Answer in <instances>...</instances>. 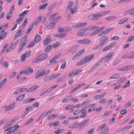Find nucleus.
<instances>
[{"label": "nucleus", "mask_w": 134, "mask_h": 134, "mask_svg": "<svg viewBox=\"0 0 134 134\" xmlns=\"http://www.w3.org/2000/svg\"><path fill=\"white\" fill-rule=\"evenodd\" d=\"M42 19V17L41 16L39 17L38 18L36 19V21L37 23V24H38V23H40L41 20Z\"/></svg>", "instance_id": "40"}, {"label": "nucleus", "mask_w": 134, "mask_h": 134, "mask_svg": "<svg viewBox=\"0 0 134 134\" xmlns=\"http://www.w3.org/2000/svg\"><path fill=\"white\" fill-rule=\"evenodd\" d=\"M45 74V71L44 70L38 71L36 73V75H43Z\"/></svg>", "instance_id": "15"}, {"label": "nucleus", "mask_w": 134, "mask_h": 134, "mask_svg": "<svg viewBox=\"0 0 134 134\" xmlns=\"http://www.w3.org/2000/svg\"><path fill=\"white\" fill-rule=\"evenodd\" d=\"M51 39L47 38L46 40H45L44 41L43 43L44 46H46L47 44H49L51 42Z\"/></svg>", "instance_id": "18"}, {"label": "nucleus", "mask_w": 134, "mask_h": 134, "mask_svg": "<svg viewBox=\"0 0 134 134\" xmlns=\"http://www.w3.org/2000/svg\"><path fill=\"white\" fill-rule=\"evenodd\" d=\"M72 28L71 27H65V30L66 31H69L71 30Z\"/></svg>", "instance_id": "59"}, {"label": "nucleus", "mask_w": 134, "mask_h": 134, "mask_svg": "<svg viewBox=\"0 0 134 134\" xmlns=\"http://www.w3.org/2000/svg\"><path fill=\"white\" fill-rule=\"evenodd\" d=\"M53 109H52L50 110L47 111L44 113L45 116H46L49 114L51 113L53 111Z\"/></svg>", "instance_id": "37"}, {"label": "nucleus", "mask_w": 134, "mask_h": 134, "mask_svg": "<svg viewBox=\"0 0 134 134\" xmlns=\"http://www.w3.org/2000/svg\"><path fill=\"white\" fill-rule=\"evenodd\" d=\"M127 112V110L125 109H124L121 110L120 112V114L122 115H124Z\"/></svg>", "instance_id": "46"}, {"label": "nucleus", "mask_w": 134, "mask_h": 134, "mask_svg": "<svg viewBox=\"0 0 134 134\" xmlns=\"http://www.w3.org/2000/svg\"><path fill=\"white\" fill-rule=\"evenodd\" d=\"M15 105V103H12L9 105L5 109V111H8L13 108Z\"/></svg>", "instance_id": "10"}, {"label": "nucleus", "mask_w": 134, "mask_h": 134, "mask_svg": "<svg viewBox=\"0 0 134 134\" xmlns=\"http://www.w3.org/2000/svg\"><path fill=\"white\" fill-rule=\"evenodd\" d=\"M27 22V19L26 18L24 21L23 23L22 24L20 28V29L21 30L24 29L25 26L26 25Z\"/></svg>", "instance_id": "14"}, {"label": "nucleus", "mask_w": 134, "mask_h": 134, "mask_svg": "<svg viewBox=\"0 0 134 134\" xmlns=\"http://www.w3.org/2000/svg\"><path fill=\"white\" fill-rule=\"evenodd\" d=\"M125 77H123L122 78L119 79L118 80V82L119 83H121L122 82L124 81L125 80Z\"/></svg>", "instance_id": "50"}, {"label": "nucleus", "mask_w": 134, "mask_h": 134, "mask_svg": "<svg viewBox=\"0 0 134 134\" xmlns=\"http://www.w3.org/2000/svg\"><path fill=\"white\" fill-rule=\"evenodd\" d=\"M44 112L38 118L39 119H41L44 118L45 116V115Z\"/></svg>", "instance_id": "63"}, {"label": "nucleus", "mask_w": 134, "mask_h": 134, "mask_svg": "<svg viewBox=\"0 0 134 134\" xmlns=\"http://www.w3.org/2000/svg\"><path fill=\"white\" fill-rule=\"evenodd\" d=\"M21 32V30H20L19 31H17L15 34V36L18 37L20 36Z\"/></svg>", "instance_id": "45"}, {"label": "nucleus", "mask_w": 134, "mask_h": 134, "mask_svg": "<svg viewBox=\"0 0 134 134\" xmlns=\"http://www.w3.org/2000/svg\"><path fill=\"white\" fill-rule=\"evenodd\" d=\"M10 129L6 134H10L15 131L13 127H11V128Z\"/></svg>", "instance_id": "33"}, {"label": "nucleus", "mask_w": 134, "mask_h": 134, "mask_svg": "<svg viewBox=\"0 0 134 134\" xmlns=\"http://www.w3.org/2000/svg\"><path fill=\"white\" fill-rule=\"evenodd\" d=\"M125 19H123L121 20H120L119 21L118 24H122L124 23L126 21H127V20H125Z\"/></svg>", "instance_id": "36"}, {"label": "nucleus", "mask_w": 134, "mask_h": 134, "mask_svg": "<svg viewBox=\"0 0 134 134\" xmlns=\"http://www.w3.org/2000/svg\"><path fill=\"white\" fill-rule=\"evenodd\" d=\"M130 84V81H128L127 83H125L124 86L123 87V88H126L128 86H129Z\"/></svg>", "instance_id": "60"}, {"label": "nucleus", "mask_w": 134, "mask_h": 134, "mask_svg": "<svg viewBox=\"0 0 134 134\" xmlns=\"http://www.w3.org/2000/svg\"><path fill=\"white\" fill-rule=\"evenodd\" d=\"M26 56L25 54H23L21 57L20 59L21 62H24L26 59Z\"/></svg>", "instance_id": "25"}, {"label": "nucleus", "mask_w": 134, "mask_h": 134, "mask_svg": "<svg viewBox=\"0 0 134 134\" xmlns=\"http://www.w3.org/2000/svg\"><path fill=\"white\" fill-rule=\"evenodd\" d=\"M113 53L112 52L108 54L104 58L105 59L104 62H109L113 57Z\"/></svg>", "instance_id": "4"}, {"label": "nucleus", "mask_w": 134, "mask_h": 134, "mask_svg": "<svg viewBox=\"0 0 134 134\" xmlns=\"http://www.w3.org/2000/svg\"><path fill=\"white\" fill-rule=\"evenodd\" d=\"M18 90H19V93H20L27 90V88H23L18 89Z\"/></svg>", "instance_id": "32"}, {"label": "nucleus", "mask_w": 134, "mask_h": 134, "mask_svg": "<svg viewBox=\"0 0 134 134\" xmlns=\"http://www.w3.org/2000/svg\"><path fill=\"white\" fill-rule=\"evenodd\" d=\"M13 43H12L11 44V46H10L9 48V47H8V48L7 49V50L6 51V52L7 53L9 51H10V49H11L13 47Z\"/></svg>", "instance_id": "48"}, {"label": "nucleus", "mask_w": 134, "mask_h": 134, "mask_svg": "<svg viewBox=\"0 0 134 134\" xmlns=\"http://www.w3.org/2000/svg\"><path fill=\"white\" fill-rule=\"evenodd\" d=\"M85 49H83L81 50L80 51H79L77 54L79 55V56H81L82 54L84 52H85Z\"/></svg>", "instance_id": "44"}, {"label": "nucleus", "mask_w": 134, "mask_h": 134, "mask_svg": "<svg viewBox=\"0 0 134 134\" xmlns=\"http://www.w3.org/2000/svg\"><path fill=\"white\" fill-rule=\"evenodd\" d=\"M94 129H92L87 132L86 134H91L94 131Z\"/></svg>", "instance_id": "58"}, {"label": "nucleus", "mask_w": 134, "mask_h": 134, "mask_svg": "<svg viewBox=\"0 0 134 134\" xmlns=\"http://www.w3.org/2000/svg\"><path fill=\"white\" fill-rule=\"evenodd\" d=\"M61 18V16H59L55 18L53 20V22H54L55 23L57 22L60 20Z\"/></svg>", "instance_id": "35"}, {"label": "nucleus", "mask_w": 134, "mask_h": 134, "mask_svg": "<svg viewBox=\"0 0 134 134\" xmlns=\"http://www.w3.org/2000/svg\"><path fill=\"white\" fill-rule=\"evenodd\" d=\"M48 54L47 53L41 55L32 61V63H35L38 62L39 61L42 60L47 58L48 57Z\"/></svg>", "instance_id": "2"}, {"label": "nucleus", "mask_w": 134, "mask_h": 134, "mask_svg": "<svg viewBox=\"0 0 134 134\" xmlns=\"http://www.w3.org/2000/svg\"><path fill=\"white\" fill-rule=\"evenodd\" d=\"M39 87V86L38 85H36L32 86L30 88L27 90L26 92H30L34 91L37 89Z\"/></svg>", "instance_id": "5"}, {"label": "nucleus", "mask_w": 134, "mask_h": 134, "mask_svg": "<svg viewBox=\"0 0 134 134\" xmlns=\"http://www.w3.org/2000/svg\"><path fill=\"white\" fill-rule=\"evenodd\" d=\"M74 105H69L66 107L65 108V109L66 110L71 109H72L73 108H74Z\"/></svg>", "instance_id": "34"}, {"label": "nucleus", "mask_w": 134, "mask_h": 134, "mask_svg": "<svg viewBox=\"0 0 134 134\" xmlns=\"http://www.w3.org/2000/svg\"><path fill=\"white\" fill-rule=\"evenodd\" d=\"M89 27H90V28L89 29V30H93L97 29L99 28V26H90Z\"/></svg>", "instance_id": "27"}, {"label": "nucleus", "mask_w": 134, "mask_h": 134, "mask_svg": "<svg viewBox=\"0 0 134 134\" xmlns=\"http://www.w3.org/2000/svg\"><path fill=\"white\" fill-rule=\"evenodd\" d=\"M8 45V44L7 43L5 44L4 46L3 47L2 51V52H4L5 50H6L7 48V47Z\"/></svg>", "instance_id": "47"}, {"label": "nucleus", "mask_w": 134, "mask_h": 134, "mask_svg": "<svg viewBox=\"0 0 134 134\" xmlns=\"http://www.w3.org/2000/svg\"><path fill=\"white\" fill-rule=\"evenodd\" d=\"M23 16L21 17L20 18L17 19L16 21V23L18 24H19L20 22L21 21L23 20Z\"/></svg>", "instance_id": "43"}, {"label": "nucleus", "mask_w": 134, "mask_h": 134, "mask_svg": "<svg viewBox=\"0 0 134 134\" xmlns=\"http://www.w3.org/2000/svg\"><path fill=\"white\" fill-rule=\"evenodd\" d=\"M2 65L3 66L7 68L9 66V64L7 61H5L2 63Z\"/></svg>", "instance_id": "41"}, {"label": "nucleus", "mask_w": 134, "mask_h": 134, "mask_svg": "<svg viewBox=\"0 0 134 134\" xmlns=\"http://www.w3.org/2000/svg\"><path fill=\"white\" fill-rule=\"evenodd\" d=\"M57 77V76H49L45 78L44 80V81H48L51 79L55 78Z\"/></svg>", "instance_id": "12"}, {"label": "nucleus", "mask_w": 134, "mask_h": 134, "mask_svg": "<svg viewBox=\"0 0 134 134\" xmlns=\"http://www.w3.org/2000/svg\"><path fill=\"white\" fill-rule=\"evenodd\" d=\"M134 39V35L128 38V40L127 41V42H129Z\"/></svg>", "instance_id": "57"}, {"label": "nucleus", "mask_w": 134, "mask_h": 134, "mask_svg": "<svg viewBox=\"0 0 134 134\" xmlns=\"http://www.w3.org/2000/svg\"><path fill=\"white\" fill-rule=\"evenodd\" d=\"M87 23H80L78 24L79 28H81L82 27H84L85 25H86Z\"/></svg>", "instance_id": "28"}, {"label": "nucleus", "mask_w": 134, "mask_h": 134, "mask_svg": "<svg viewBox=\"0 0 134 134\" xmlns=\"http://www.w3.org/2000/svg\"><path fill=\"white\" fill-rule=\"evenodd\" d=\"M89 120V119H87L85 121H83L81 124H80L79 125H80V128L82 129L85 126V125L87 124L88 121Z\"/></svg>", "instance_id": "7"}, {"label": "nucleus", "mask_w": 134, "mask_h": 134, "mask_svg": "<svg viewBox=\"0 0 134 134\" xmlns=\"http://www.w3.org/2000/svg\"><path fill=\"white\" fill-rule=\"evenodd\" d=\"M75 49V47H73L70 48V49L68 50V52H71L74 51Z\"/></svg>", "instance_id": "51"}, {"label": "nucleus", "mask_w": 134, "mask_h": 134, "mask_svg": "<svg viewBox=\"0 0 134 134\" xmlns=\"http://www.w3.org/2000/svg\"><path fill=\"white\" fill-rule=\"evenodd\" d=\"M107 126V124H104L103 125H100L99 127L97 129L98 131H100L103 129L105 127Z\"/></svg>", "instance_id": "24"}, {"label": "nucleus", "mask_w": 134, "mask_h": 134, "mask_svg": "<svg viewBox=\"0 0 134 134\" xmlns=\"http://www.w3.org/2000/svg\"><path fill=\"white\" fill-rule=\"evenodd\" d=\"M132 126L131 125H130L129 126H127L125 127H124L122 128L121 129V130L122 131H124L128 129H129V128L131 127Z\"/></svg>", "instance_id": "38"}, {"label": "nucleus", "mask_w": 134, "mask_h": 134, "mask_svg": "<svg viewBox=\"0 0 134 134\" xmlns=\"http://www.w3.org/2000/svg\"><path fill=\"white\" fill-rule=\"evenodd\" d=\"M81 72V71H79L78 70H75L72 72V73L73 75H77L79 74Z\"/></svg>", "instance_id": "23"}, {"label": "nucleus", "mask_w": 134, "mask_h": 134, "mask_svg": "<svg viewBox=\"0 0 134 134\" xmlns=\"http://www.w3.org/2000/svg\"><path fill=\"white\" fill-rule=\"evenodd\" d=\"M47 3H46L40 6L39 7V10H41L42 9H44L46 8V6L47 5Z\"/></svg>", "instance_id": "26"}, {"label": "nucleus", "mask_w": 134, "mask_h": 134, "mask_svg": "<svg viewBox=\"0 0 134 134\" xmlns=\"http://www.w3.org/2000/svg\"><path fill=\"white\" fill-rule=\"evenodd\" d=\"M25 46L22 45V44L20 46V47L19 48V50L18 51V52L20 53L22 49Z\"/></svg>", "instance_id": "62"}, {"label": "nucleus", "mask_w": 134, "mask_h": 134, "mask_svg": "<svg viewBox=\"0 0 134 134\" xmlns=\"http://www.w3.org/2000/svg\"><path fill=\"white\" fill-rule=\"evenodd\" d=\"M67 35V34L66 33H63L55 35L54 36L58 37L60 38H63L66 36Z\"/></svg>", "instance_id": "8"}, {"label": "nucleus", "mask_w": 134, "mask_h": 134, "mask_svg": "<svg viewBox=\"0 0 134 134\" xmlns=\"http://www.w3.org/2000/svg\"><path fill=\"white\" fill-rule=\"evenodd\" d=\"M25 94H22L18 96L17 97L16 100L21 101L22 100L25 98Z\"/></svg>", "instance_id": "16"}, {"label": "nucleus", "mask_w": 134, "mask_h": 134, "mask_svg": "<svg viewBox=\"0 0 134 134\" xmlns=\"http://www.w3.org/2000/svg\"><path fill=\"white\" fill-rule=\"evenodd\" d=\"M35 42L34 41H32L27 46V48H29L33 46L35 44Z\"/></svg>", "instance_id": "31"}, {"label": "nucleus", "mask_w": 134, "mask_h": 134, "mask_svg": "<svg viewBox=\"0 0 134 134\" xmlns=\"http://www.w3.org/2000/svg\"><path fill=\"white\" fill-rule=\"evenodd\" d=\"M53 46V45H51L49 46H48L46 47L45 51L46 52H48L51 50Z\"/></svg>", "instance_id": "20"}, {"label": "nucleus", "mask_w": 134, "mask_h": 134, "mask_svg": "<svg viewBox=\"0 0 134 134\" xmlns=\"http://www.w3.org/2000/svg\"><path fill=\"white\" fill-rule=\"evenodd\" d=\"M58 116L57 115L54 114L53 115H50L48 118H47L48 119H49L50 118L51 119H53L54 117L55 118L57 117Z\"/></svg>", "instance_id": "49"}, {"label": "nucleus", "mask_w": 134, "mask_h": 134, "mask_svg": "<svg viewBox=\"0 0 134 134\" xmlns=\"http://www.w3.org/2000/svg\"><path fill=\"white\" fill-rule=\"evenodd\" d=\"M94 57V55H90L87 56L85 57L79 62L77 63L76 65L77 66H79L88 63Z\"/></svg>", "instance_id": "1"}, {"label": "nucleus", "mask_w": 134, "mask_h": 134, "mask_svg": "<svg viewBox=\"0 0 134 134\" xmlns=\"http://www.w3.org/2000/svg\"><path fill=\"white\" fill-rule=\"evenodd\" d=\"M7 81V79L6 78L2 80L0 82V88H1L5 83Z\"/></svg>", "instance_id": "17"}, {"label": "nucleus", "mask_w": 134, "mask_h": 134, "mask_svg": "<svg viewBox=\"0 0 134 134\" xmlns=\"http://www.w3.org/2000/svg\"><path fill=\"white\" fill-rule=\"evenodd\" d=\"M116 18V17L114 16H111L105 19L109 21H112Z\"/></svg>", "instance_id": "19"}, {"label": "nucleus", "mask_w": 134, "mask_h": 134, "mask_svg": "<svg viewBox=\"0 0 134 134\" xmlns=\"http://www.w3.org/2000/svg\"><path fill=\"white\" fill-rule=\"evenodd\" d=\"M55 25V24L54 23H51L49 24V25L47 27V28L48 29H52L54 26Z\"/></svg>", "instance_id": "22"}, {"label": "nucleus", "mask_w": 134, "mask_h": 134, "mask_svg": "<svg viewBox=\"0 0 134 134\" xmlns=\"http://www.w3.org/2000/svg\"><path fill=\"white\" fill-rule=\"evenodd\" d=\"M90 27H88L87 28H86V29H84V28L83 29H81L80 30H81V31H82V32L83 33V34L84 33H85L86 31H89V29L90 28Z\"/></svg>", "instance_id": "56"}, {"label": "nucleus", "mask_w": 134, "mask_h": 134, "mask_svg": "<svg viewBox=\"0 0 134 134\" xmlns=\"http://www.w3.org/2000/svg\"><path fill=\"white\" fill-rule=\"evenodd\" d=\"M33 119L32 118H31L30 120H29L28 121H27L25 124V125H26L29 124L30 123L32 122V121L33 120Z\"/></svg>", "instance_id": "52"}, {"label": "nucleus", "mask_w": 134, "mask_h": 134, "mask_svg": "<svg viewBox=\"0 0 134 134\" xmlns=\"http://www.w3.org/2000/svg\"><path fill=\"white\" fill-rule=\"evenodd\" d=\"M33 71V70L31 69V68H26L21 71L19 74L21 75L23 74H25L27 75L32 72Z\"/></svg>", "instance_id": "3"}, {"label": "nucleus", "mask_w": 134, "mask_h": 134, "mask_svg": "<svg viewBox=\"0 0 134 134\" xmlns=\"http://www.w3.org/2000/svg\"><path fill=\"white\" fill-rule=\"evenodd\" d=\"M13 14L12 12L10 11L9 13H8L7 15L6 18L8 20H9L10 18L12 16Z\"/></svg>", "instance_id": "29"}, {"label": "nucleus", "mask_w": 134, "mask_h": 134, "mask_svg": "<svg viewBox=\"0 0 134 134\" xmlns=\"http://www.w3.org/2000/svg\"><path fill=\"white\" fill-rule=\"evenodd\" d=\"M44 112L38 118L39 119H41L44 118L45 116V115Z\"/></svg>", "instance_id": "64"}, {"label": "nucleus", "mask_w": 134, "mask_h": 134, "mask_svg": "<svg viewBox=\"0 0 134 134\" xmlns=\"http://www.w3.org/2000/svg\"><path fill=\"white\" fill-rule=\"evenodd\" d=\"M66 66V62H64L61 65V69H64Z\"/></svg>", "instance_id": "61"}, {"label": "nucleus", "mask_w": 134, "mask_h": 134, "mask_svg": "<svg viewBox=\"0 0 134 134\" xmlns=\"http://www.w3.org/2000/svg\"><path fill=\"white\" fill-rule=\"evenodd\" d=\"M41 39V36L38 34H37L35 38V42H39Z\"/></svg>", "instance_id": "11"}, {"label": "nucleus", "mask_w": 134, "mask_h": 134, "mask_svg": "<svg viewBox=\"0 0 134 134\" xmlns=\"http://www.w3.org/2000/svg\"><path fill=\"white\" fill-rule=\"evenodd\" d=\"M119 37L118 36H114L111 38V40H114L119 39Z\"/></svg>", "instance_id": "54"}, {"label": "nucleus", "mask_w": 134, "mask_h": 134, "mask_svg": "<svg viewBox=\"0 0 134 134\" xmlns=\"http://www.w3.org/2000/svg\"><path fill=\"white\" fill-rule=\"evenodd\" d=\"M108 39V37L106 36H104L102 37L100 40V42L104 45L107 41Z\"/></svg>", "instance_id": "6"}, {"label": "nucleus", "mask_w": 134, "mask_h": 134, "mask_svg": "<svg viewBox=\"0 0 134 134\" xmlns=\"http://www.w3.org/2000/svg\"><path fill=\"white\" fill-rule=\"evenodd\" d=\"M84 44H89L91 42V41L88 39H84Z\"/></svg>", "instance_id": "42"}, {"label": "nucleus", "mask_w": 134, "mask_h": 134, "mask_svg": "<svg viewBox=\"0 0 134 134\" xmlns=\"http://www.w3.org/2000/svg\"><path fill=\"white\" fill-rule=\"evenodd\" d=\"M60 45V43L59 42L56 41L53 44V47L55 49L58 48Z\"/></svg>", "instance_id": "13"}, {"label": "nucleus", "mask_w": 134, "mask_h": 134, "mask_svg": "<svg viewBox=\"0 0 134 134\" xmlns=\"http://www.w3.org/2000/svg\"><path fill=\"white\" fill-rule=\"evenodd\" d=\"M7 34V32H5L3 34L1 35L0 36V40H3L6 36Z\"/></svg>", "instance_id": "30"}, {"label": "nucleus", "mask_w": 134, "mask_h": 134, "mask_svg": "<svg viewBox=\"0 0 134 134\" xmlns=\"http://www.w3.org/2000/svg\"><path fill=\"white\" fill-rule=\"evenodd\" d=\"M74 4L73 2L72 1L70 2L69 4V5L67 7V8H69L72 7V6Z\"/></svg>", "instance_id": "55"}, {"label": "nucleus", "mask_w": 134, "mask_h": 134, "mask_svg": "<svg viewBox=\"0 0 134 134\" xmlns=\"http://www.w3.org/2000/svg\"><path fill=\"white\" fill-rule=\"evenodd\" d=\"M78 8V7H74L73 9L71 8L70 10V11L71 12V14H73L77 10Z\"/></svg>", "instance_id": "21"}, {"label": "nucleus", "mask_w": 134, "mask_h": 134, "mask_svg": "<svg viewBox=\"0 0 134 134\" xmlns=\"http://www.w3.org/2000/svg\"><path fill=\"white\" fill-rule=\"evenodd\" d=\"M104 45L100 43L98 44L97 46H95L92 49L94 50H96L101 49L103 46Z\"/></svg>", "instance_id": "9"}, {"label": "nucleus", "mask_w": 134, "mask_h": 134, "mask_svg": "<svg viewBox=\"0 0 134 134\" xmlns=\"http://www.w3.org/2000/svg\"><path fill=\"white\" fill-rule=\"evenodd\" d=\"M65 78V77L64 76H62L61 77L59 78H58L57 81V82H58L61 81L63 80Z\"/></svg>", "instance_id": "39"}, {"label": "nucleus", "mask_w": 134, "mask_h": 134, "mask_svg": "<svg viewBox=\"0 0 134 134\" xmlns=\"http://www.w3.org/2000/svg\"><path fill=\"white\" fill-rule=\"evenodd\" d=\"M114 29V27L110 28L105 30V31L106 33H107L109 32L110 31Z\"/></svg>", "instance_id": "53"}]
</instances>
